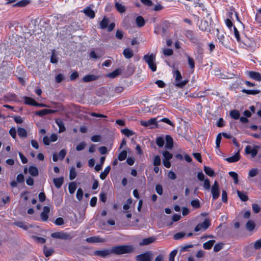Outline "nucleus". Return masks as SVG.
<instances>
[{"label":"nucleus","instance_id":"obj_1","mask_svg":"<svg viewBox=\"0 0 261 261\" xmlns=\"http://www.w3.org/2000/svg\"><path fill=\"white\" fill-rule=\"evenodd\" d=\"M113 253L120 255L130 253L134 251V247L131 245H119L112 248Z\"/></svg>","mask_w":261,"mask_h":261},{"label":"nucleus","instance_id":"obj_2","mask_svg":"<svg viewBox=\"0 0 261 261\" xmlns=\"http://www.w3.org/2000/svg\"><path fill=\"white\" fill-rule=\"evenodd\" d=\"M143 59L145 62L148 64L149 68L152 71H155L156 70V66L154 62L155 61V55L153 54L150 55H145Z\"/></svg>","mask_w":261,"mask_h":261},{"label":"nucleus","instance_id":"obj_3","mask_svg":"<svg viewBox=\"0 0 261 261\" xmlns=\"http://www.w3.org/2000/svg\"><path fill=\"white\" fill-rule=\"evenodd\" d=\"M173 72V76L175 78L174 85L179 88H182L184 87H185L186 85L188 83L189 81L188 80L185 79L181 81V82H178L179 80H182V76L180 74V72L178 70H176L174 71Z\"/></svg>","mask_w":261,"mask_h":261},{"label":"nucleus","instance_id":"obj_4","mask_svg":"<svg viewBox=\"0 0 261 261\" xmlns=\"http://www.w3.org/2000/svg\"><path fill=\"white\" fill-rule=\"evenodd\" d=\"M50 236L53 238L63 240H69L73 238V236L70 233L62 231L53 232L51 233Z\"/></svg>","mask_w":261,"mask_h":261},{"label":"nucleus","instance_id":"obj_5","mask_svg":"<svg viewBox=\"0 0 261 261\" xmlns=\"http://www.w3.org/2000/svg\"><path fill=\"white\" fill-rule=\"evenodd\" d=\"M211 225L210 221L208 219H205L202 223L197 224L195 227V232L203 231L206 230Z\"/></svg>","mask_w":261,"mask_h":261},{"label":"nucleus","instance_id":"obj_6","mask_svg":"<svg viewBox=\"0 0 261 261\" xmlns=\"http://www.w3.org/2000/svg\"><path fill=\"white\" fill-rule=\"evenodd\" d=\"M136 259L137 261H151L152 259V253L150 251L146 252L137 255Z\"/></svg>","mask_w":261,"mask_h":261},{"label":"nucleus","instance_id":"obj_7","mask_svg":"<svg viewBox=\"0 0 261 261\" xmlns=\"http://www.w3.org/2000/svg\"><path fill=\"white\" fill-rule=\"evenodd\" d=\"M257 148V146L253 147L250 145H247L245 147V152L247 154H250L252 158H254L258 152Z\"/></svg>","mask_w":261,"mask_h":261},{"label":"nucleus","instance_id":"obj_8","mask_svg":"<svg viewBox=\"0 0 261 261\" xmlns=\"http://www.w3.org/2000/svg\"><path fill=\"white\" fill-rule=\"evenodd\" d=\"M141 124L143 126L149 127L150 128H153L154 126L157 127L156 118H151L147 121H142Z\"/></svg>","mask_w":261,"mask_h":261},{"label":"nucleus","instance_id":"obj_9","mask_svg":"<svg viewBox=\"0 0 261 261\" xmlns=\"http://www.w3.org/2000/svg\"><path fill=\"white\" fill-rule=\"evenodd\" d=\"M217 32H218L217 38L219 40V42L225 47H229V41L228 37H225L223 34H219V31L218 29H217Z\"/></svg>","mask_w":261,"mask_h":261},{"label":"nucleus","instance_id":"obj_10","mask_svg":"<svg viewBox=\"0 0 261 261\" xmlns=\"http://www.w3.org/2000/svg\"><path fill=\"white\" fill-rule=\"evenodd\" d=\"M211 193L213 199H217L220 195L219 185L217 181H215L211 189Z\"/></svg>","mask_w":261,"mask_h":261},{"label":"nucleus","instance_id":"obj_11","mask_svg":"<svg viewBox=\"0 0 261 261\" xmlns=\"http://www.w3.org/2000/svg\"><path fill=\"white\" fill-rule=\"evenodd\" d=\"M94 253L95 255L104 257L113 253L112 249L97 250Z\"/></svg>","mask_w":261,"mask_h":261},{"label":"nucleus","instance_id":"obj_12","mask_svg":"<svg viewBox=\"0 0 261 261\" xmlns=\"http://www.w3.org/2000/svg\"><path fill=\"white\" fill-rule=\"evenodd\" d=\"M86 241L90 243H103L106 242V240L103 238H100L99 236H94L88 238Z\"/></svg>","mask_w":261,"mask_h":261},{"label":"nucleus","instance_id":"obj_13","mask_svg":"<svg viewBox=\"0 0 261 261\" xmlns=\"http://www.w3.org/2000/svg\"><path fill=\"white\" fill-rule=\"evenodd\" d=\"M50 212V208L48 206H45L43 208V211L41 213L40 217L43 221H46L48 218V214Z\"/></svg>","mask_w":261,"mask_h":261},{"label":"nucleus","instance_id":"obj_14","mask_svg":"<svg viewBox=\"0 0 261 261\" xmlns=\"http://www.w3.org/2000/svg\"><path fill=\"white\" fill-rule=\"evenodd\" d=\"M248 75L253 80L257 81H261V74L258 72L253 71H248Z\"/></svg>","mask_w":261,"mask_h":261},{"label":"nucleus","instance_id":"obj_15","mask_svg":"<svg viewBox=\"0 0 261 261\" xmlns=\"http://www.w3.org/2000/svg\"><path fill=\"white\" fill-rule=\"evenodd\" d=\"M194 10L195 11H197V12L200 14L202 13V12L206 10V8L202 3L197 2L195 4Z\"/></svg>","mask_w":261,"mask_h":261},{"label":"nucleus","instance_id":"obj_16","mask_svg":"<svg viewBox=\"0 0 261 261\" xmlns=\"http://www.w3.org/2000/svg\"><path fill=\"white\" fill-rule=\"evenodd\" d=\"M240 159V155L238 151L234 155L225 159V160L229 163H234L238 161Z\"/></svg>","mask_w":261,"mask_h":261},{"label":"nucleus","instance_id":"obj_17","mask_svg":"<svg viewBox=\"0 0 261 261\" xmlns=\"http://www.w3.org/2000/svg\"><path fill=\"white\" fill-rule=\"evenodd\" d=\"M173 142L172 137L169 135L166 136V148L168 149H172L173 147Z\"/></svg>","mask_w":261,"mask_h":261},{"label":"nucleus","instance_id":"obj_18","mask_svg":"<svg viewBox=\"0 0 261 261\" xmlns=\"http://www.w3.org/2000/svg\"><path fill=\"white\" fill-rule=\"evenodd\" d=\"M155 239L154 237H149L144 239L140 242L139 244L141 246H145L149 245L154 242Z\"/></svg>","mask_w":261,"mask_h":261},{"label":"nucleus","instance_id":"obj_19","mask_svg":"<svg viewBox=\"0 0 261 261\" xmlns=\"http://www.w3.org/2000/svg\"><path fill=\"white\" fill-rule=\"evenodd\" d=\"M56 112V110H53L50 109H43L37 112L36 114V115H39L40 116H42L49 114L54 113Z\"/></svg>","mask_w":261,"mask_h":261},{"label":"nucleus","instance_id":"obj_20","mask_svg":"<svg viewBox=\"0 0 261 261\" xmlns=\"http://www.w3.org/2000/svg\"><path fill=\"white\" fill-rule=\"evenodd\" d=\"M85 14L90 18H93L95 17V12L90 7H87L83 10Z\"/></svg>","mask_w":261,"mask_h":261},{"label":"nucleus","instance_id":"obj_21","mask_svg":"<svg viewBox=\"0 0 261 261\" xmlns=\"http://www.w3.org/2000/svg\"><path fill=\"white\" fill-rule=\"evenodd\" d=\"M123 55L126 59H130L134 56V51L130 48H125L123 51Z\"/></svg>","mask_w":261,"mask_h":261},{"label":"nucleus","instance_id":"obj_22","mask_svg":"<svg viewBox=\"0 0 261 261\" xmlns=\"http://www.w3.org/2000/svg\"><path fill=\"white\" fill-rule=\"evenodd\" d=\"M97 79V76L94 74H88L84 76L83 81L85 82H89Z\"/></svg>","mask_w":261,"mask_h":261},{"label":"nucleus","instance_id":"obj_23","mask_svg":"<svg viewBox=\"0 0 261 261\" xmlns=\"http://www.w3.org/2000/svg\"><path fill=\"white\" fill-rule=\"evenodd\" d=\"M56 123H57V124L58 125V126L59 127V132L60 133L64 132V131H65L66 128H65V127L64 126V124L62 120H61L60 119H56Z\"/></svg>","mask_w":261,"mask_h":261},{"label":"nucleus","instance_id":"obj_24","mask_svg":"<svg viewBox=\"0 0 261 261\" xmlns=\"http://www.w3.org/2000/svg\"><path fill=\"white\" fill-rule=\"evenodd\" d=\"M63 177H59L54 178L53 180L54 183L56 186V187L58 189L61 188L63 183Z\"/></svg>","mask_w":261,"mask_h":261},{"label":"nucleus","instance_id":"obj_25","mask_svg":"<svg viewBox=\"0 0 261 261\" xmlns=\"http://www.w3.org/2000/svg\"><path fill=\"white\" fill-rule=\"evenodd\" d=\"M30 3V0H22L18 3H16L13 5V7H23L26 6Z\"/></svg>","mask_w":261,"mask_h":261},{"label":"nucleus","instance_id":"obj_26","mask_svg":"<svg viewBox=\"0 0 261 261\" xmlns=\"http://www.w3.org/2000/svg\"><path fill=\"white\" fill-rule=\"evenodd\" d=\"M115 6L117 10L119 13H124L126 10L125 6L123 5L122 4L119 3L118 2L115 3Z\"/></svg>","mask_w":261,"mask_h":261},{"label":"nucleus","instance_id":"obj_27","mask_svg":"<svg viewBox=\"0 0 261 261\" xmlns=\"http://www.w3.org/2000/svg\"><path fill=\"white\" fill-rule=\"evenodd\" d=\"M111 170L110 166H107L104 170V171L100 174V178L103 180L105 179L108 174L109 173Z\"/></svg>","mask_w":261,"mask_h":261},{"label":"nucleus","instance_id":"obj_28","mask_svg":"<svg viewBox=\"0 0 261 261\" xmlns=\"http://www.w3.org/2000/svg\"><path fill=\"white\" fill-rule=\"evenodd\" d=\"M121 73V70L120 69H116L112 72L109 73L107 76L110 78H115Z\"/></svg>","mask_w":261,"mask_h":261},{"label":"nucleus","instance_id":"obj_29","mask_svg":"<svg viewBox=\"0 0 261 261\" xmlns=\"http://www.w3.org/2000/svg\"><path fill=\"white\" fill-rule=\"evenodd\" d=\"M208 28V23L206 20L202 21L199 25V28L202 31H206Z\"/></svg>","mask_w":261,"mask_h":261},{"label":"nucleus","instance_id":"obj_30","mask_svg":"<svg viewBox=\"0 0 261 261\" xmlns=\"http://www.w3.org/2000/svg\"><path fill=\"white\" fill-rule=\"evenodd\" d=\"M24 99L25 103L27 105H30L32 106H37L39 105L38 103L36 102L34 99L31 97H25Z\"/></svg>","mask_w":261,"mask_h":261},{"label":"nucleus","instance_id":"obj_31","mask_svg":"<svg viewBox=\"0 0 261 261\" xmlns=\"http://www.w3.org/2000/svg\"><path fill=\"white\" fill-rule=\"evenodd\" d=\"M29 173L34 176H36L38 174V169L34 166H31L29 168Z\"/></svg>","mask_w":261,"mask_h":261},{"label":"nucleus","instance_id":"obj_32","mask_svg":"<svg viewBox=\"0 0 261 261\" xmlns=\"http://www.w3.org/2000/svg\"><path fill=\"white\" fill-rule=\"evenodd\" d=\"M18 135L20 137L26 138L27 137V130L22 127H18L17 129Z\"/></svg>","mask_w":261,"mask_h":261},{"label":"nucleus","instance_id":"obj_33","mask_svg":"<svg viewBox=\"0 0 261 261\" xmlns=\"http://www.w3.org/2000/svg\"><path fill=\"white\" fill-rule=\"evenodd\" d=\"M238 196L240 199L243 201H246L248 199V197L245 192L237 191V192Z\"/></svg>","mask_w":261,"mask_h":261},{"label":"nucleus","instance_id":"obj_34","mask_svg":"<svg viewBox=\"0 0 261 261\" xmlns=\"http://www.w3.org/2000/svg\"><path fill=\"white\" fill-rule=\"evenodd\" d=\"M230 116L233 119L237 120L240 118V114L238 110H233L230 111Z\"/></svg>","mask_w":261,"mask_h":261},{"label":"nucleus","instance_id":"obj_35","mask_svg":"<svg viewBox=\"0 0 261 261\" xmlns=\"http://www.w3.org/2000/svg\"><path fill=\"white\" fill-rule=\"evenodd\" d=\"M136 22L138 27H142L145 24V21L142 16H138L136 19Z\"/></svg>","mask_w":261,"mask_h":261},{"label":"nucleus","instance_id":"obj_36","mask_svg":"<svg viewBox=\"0 0 261 261\" xmlns=\"http://www.w3.org/2000/svg\"><path fill=\"white\" fill-rule=\"evenodd\" d=\"M215 240H210L203 244V247L205 249H210L215 243Z\"/></svg>","mask_w":261,"mask_h":261},{"label":"nucleus","instance_id":"obj_37","mask_svg":"<svg viewBox=\"0 0 261 261\" xmlns=\"http://www.w3.org/2000/svg\"><path fill=\"white\" fill-rule=\"evenodd\" d=\"M121 132L123 135L127 137L132 136L135 134V133L133 131L128 128L122 129Z\"/></svg>","mask_w":261,"mask_h":261},{"label":"nucleus","instance_id":"obj_38","mask_svg":"<svg viewBox=\"0 0 261 261\" xmlns=\"http://www.w3.org/2000/svg\"><path fill=\"white\" fill-rule=\"evenodd\" d=\"M109 22V19L107 17H104L100 23V28L102 29H106L108 27Z\"/></svg>","mask_w":261,"mask_h":261},{"label":"nucleus","instance_id":"obj_39","mask_svg":"<svg viewBox=\"0 0 261 261\" xmlns=\"http://www.w3.org/2000/svg\"><path fill=\"white\" fill-rule=\"evenodd\" d=\"M76 176V172L74 167H72L70 168L69 172V178L70 180L74 179Z\"/></svg>","mask_w":261,"mask_h":261},{"label":"nucleus","instance_id":"obj_40","mask_svg":"<svg viewBox=\"0 0 261 261\" xmlns=\"http://www.w3.org/2000/svg\"><path fill=\"white\" fill-rule=\"evenodd\" d=\"M54 251V250L53 248H48L46 247H44V248L43 252L46 257L50 256Z\"/></svg>","mask_w":261,"mask_h":261},{"label":"nucleus","instance_id":"obj_41","mask_svg":"<svg viewBox=\"0 0 261 261\" xmlns=\"http://www.w3.org/2000/svg\"><path fill=\"white\" fill-rule=\"evenodd\" d=\"M242 92L244 93L251 95H256L260 93V91L258 90H246L243 89Z\"/></svg>","mask_w":261,"mask_h":261},{"label":"nucleus","instance_id":"obj_42","mask_svg":"<svg viewBox=\"0 0 261 261\" xmlns=\"http://www.w3.org/2000/svg\"><path fill=\"white\" fill-rule=\"evenodd\" d=\"M76 189V184L74 182L70 183L68 186L69 192L70 194H73Z\"/></svg>","mask_w":261,"mask_h":261},{"label":"nucleus","instance_id":"obj_43","mask_svg":"<svg viewBox=\"0 0 261 261\" xmlns=\"http://www.w3.org/2000/svg\"><path fill=\"white\" fill-rule=\"evenodd\" d=\"M204 171L205 173L210 176H213L214 174L213 170L209 167L205 166L204 167Z\"/></svg>","mask_w":261,"mask_h":261},{"label":"nucleus","instance_id":"obj_44","mask_svg":"<svg viewBox=\"0 0 261 261\" xmlns=\"http://www.w3.org/2000/svg\"><path fill=\"white\" fill-rule=\"evenodd\" d=\"M127 157V151L125 150L122 151L119 154L118 159L119 161L124 160Z\"/></svg>","mask_w":261,"mask_h":261},{"label":"nucleus","instance_id":"obj_45","mask_svg":"<svg viewBox=\"0 0 261 261\" xmlns=\"http://www.w3.org/2000/svg\"><path fill=\"white\" fill-rule=\"evenodd\" d=\"M229 175L233 179L234 182L238 184L239 181L238 174L235 172L230 171L229 172Z\"/></svg>","mask_w":261,"mask_h":261},{"label":"nucleus","instance_id":"obj_46","mask_svg":"<svg viewBox=\"0 0 261 261\" xmlns=\"http://www.w3.org/2000/svg\"><path fill=\"white\" fill-rule=\"evenodd\" d=\"M14 224L24 230H27L28 228L27 225L23 222H16L14 223Z\"/></svg>","mask_w":261,"mask_h":261},{"label":"nucleus","instance_id":"obj_47","mask_svg":"<svg viewBox=\"0 0 261 261\" xmlns=\"http://www.w3.org/2000/svg\"><path fill=\"white\" fill-rule=\"evenodd\" d=\"M187 59H188V64H189V66L190 67L191 69L193 70L194 69V67H195L194 60H193V58H191L190 56H189L188 55L187 56Z\"/></svg>","mask_w":261,"mask_h":261},{"label":"nucleus","instance_id":"obj_48","mask_svg":"<svg viewBox=\"0 0 261 261\" xmlns=\"http://www.w3.org/2000/svg\"><path fill=\"white\" fill-rule=\"evenodd\" d=\"M246 228L249 231H252L255 227V224L253 222L248 221L246 223Z\"/></svg>","mask_w":261,"mask_h":261},{"label":"nucleus","instance_id":"obj_49","mask_svg":"<svg viewBox=\"0 0 261 261\" xmlns=\"http://www.w3.org/2000/svg\"><path fill=\"white\" fill-rule=\"evenodd\" d=\"M163 53L166 56H170L173 54V50L170 48H162Z\"/></svg>","mask_w":261,"mask_h":261},{"label":"nucleus","instance_id":"obj_50","mask_svg":"<svg viewBox=\"0 0 261 261\" xmlns=\"http://www.w3.org/2000/svg\"><path fill=\"white\" fill-rule=\"evenodd\" d=\"M163 155L164 156V160H170L173 156L172 154L168 151H163Z\"/></svg>","mask_w":261,"mask_h":261},{"label":"nucleus","instance_id":"obj_51","mask_svg":"<svg viewBox=\"0 0 261 261\" xmlns=\"http://www.w3.org/2000/svg\"><path fill=\"white\" fill-rule=\"evenodd\" d=\"M156 143L159 147H163L165 143V141L162 137H158L156 139Z\"/></svg>","mask_w":261,"mask_h":261},{"label":"nucleus","instance_id":"obj_52","mask_svg":"<svg viewBox=\"0 0 261 261\" xmlns=\"http://www.w3.org/2000/svg\"><path fill=\"white\" fill-rule=\"evenodd\" d=\"M86 146V143L85 142H82L76 146V150L77 151H81L85 148Z\"/></svg>","mask_w":261,"mask_h":261},{"label":"nucleus","instance_id":"obj_53","mask_svg":"<svg viewBox=\"0 0 261 261\" xmlns=\"http://www.w3.org/2000/svg\"><path fill=\"white\" fill-rule=\"evenodd\" d=\"M252 210L254 213H258L260 210V207L257 204H252Z\"/></svg>","mask_w":261,"mask_h":261},{"label":"nucleus","instance_id":"obj_54","mask_svg":"<svg viewBox=\"0 0 261 261\" xmlns=\"http://www.w3.org/2000/svg\"><path fill=\"white\" fill-rule=\"evenodd\" d=\"M58 61V58L56 55L54 51L52 53V55L51 56L50 58V62L54 64L57 63Z\"/></svg>","mask_w":261,"mask_h":261},{"label":"nucleus","instance_id":"obj_55","mask_svg":"<svg viewBox=\"0 0 261 261\" xmlns=\"http://www.w3.org/2000/svg\"><path fill=\"white\" fill-rule=\"evenodd\" d=\"M203 187L205 190H210L211 185L210 181L208 178H206L204 180Z\"/></svg>","mask_w":261,"mask_h":261},{"label":"nucleus","instance_id":"obj_56","mask_svg":"<svg viewBox=\"0 0 261 261\" xmlns=\"http://www.w3.org/2000/svg\"><path fill=\"white\" fill-rule=\"evenodd\" d=\"M83 192L82 189L79 188L76 192V198L78 200H81L83 197Z\"/></svg>","mask_w":261,"mask_h":261},{"label":"nucleus","instance_id":"obj_57","mask_svg":"<svg viewBox=\"0 0 261 261\" xmlns=\"http://www.w3.org/2000/svg\"><path fill=\"white\" fill-rule=\"evenodd\" d=\"M161 164V159L159 155L155 156L153 160V165L155 166H158Z\"/></svg>","mask_w":261,"mask_h":261},{"label":"nucleus","instance_id":"obj_58","mask_svg":"<svg viewBox=\"0 0 261 261\" xmlns=\"http://www.w3.org/2000/svg\"><path fill=\"white\" fill-rule=\"evenodd\" d=\"M186 235L184 232H178L175 234L173 236V238L175 240H179L182 238Z\"/></svg>","mask_w":261,"mask_h":261},{"label":"nucleus","instance_id":"obj_59","mask_svg":"<svg viewBox=\"0 0 261 261\" xmlns=\"http://www.w3.org/2000/svg\"><path fill=\"white\" fill-rule=\"evenodd\" d=\"M223 244L222 243L217 244L214 246V251L215 252H218L222 249Z\"/></svg>","mask_w":261,"mask_h":261},{"label":"nucleus","instance_id":"obj_60","mask_svg":"<svg viewBox=\"0 0 261 261\" xmlns=\"http://www.w3.org/2000/svg\"><path fill=\"white\" fill-rule=\"evenodd\" d=\"M155 191L159 195H162L163 194V188L161 185H156L155 186Z\"/></svg>","mask_w":261,"mask_h":261},{"label":"nucleus","instance_id":"obj_61","mask_svg":"<svg viewBox=\"0 0 261 261\" xmlns=\"http://www.w3.org/2000/svg\"><path fill=\"white\" fill-rule=\"evenodd\" d=\"M9 134L13 139L16 137V130L15 127H11L9 130Z\"/></svg>","mask_w":261,"mask_h":261},{"label":"nucleus","instance_id":"obj_62","mask_svg":"<svg viewBox=\"0 0 261 261\" xmlns=\"http://www.w3.org/2000/svg\"><path fill=\"white\" fill-rule=\"evenodd\" d=\"M257 173L258 171L256 169H252L249 172V176L251 177H254L257 174Z\"/></svg>","mask_w":261,"mask_h":261},{"label":"nucleus","instance_id":"obj_63","mask_svg":"<svg viewBox=\"0 0 261 261\" xmlns=\"http://www.w3.org/2000/svg\"><path fill=\"white\" fill-rule=\"evenodd\" d=\"M55 224L57 225H62L64 224V220L62 218L59 217L55 220Z\"/></svg>","mask_w":261,"mask_h":261},{"label":"nucleus","instance_id":"obj_64","mask_svg":"<svg viewBox=\"0 0 261 261\" xmlns=\"http://www.w3.org/2000/svg\"><path fill=\"white\" fill-rule=\"evenodd\" d=\"M253 247L256 250L260 249L261 247V240L256 241L254 244Z\"/></svg>","mask_w":261,"mask_h":261}]
</instances>
